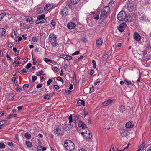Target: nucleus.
I'll list each match as a JSON object with an SVG mask.
<instances>
[{
	"mask_svg": "<svg viewBox=\"0 0 151 151\" xmlns=\"http://www.w3.org/2000/svg\"><path fill=\"white\" fill-rule=\"evenodd\" d=\"M48 40L53 46L56 47L58 45L57 42V37L55 35L52 34H50L49 36Z\"/></svg>",
	"mask_w": 151,
	"mask_h": 151,
	"instance_id": "1",
	"label": "nucleus"
},
{
	"mask_svg": "<svg viewBox=\"0 0 151 151\" xmlns=\"http://www.w3.org/2000/svg\"><path fill=\"white\" fill-rule=\"evenodd\" d=\"M64 146L67 150L70 151L73 150L75 147L74 143L70 140L65 142Z\"/></svg>",
	"mask_w": 151,
	"mask_h": 151,
	"instance_id": "2",
	"label": "nucleus"
},
{
	"mask_svg": "<svg viewBox=\"0 0 151 151\" xmlns=\"http://www.w3.org/2000/svg\"><path fill=\"white\" fill-rule=\"evenodd\" d=\"M110 11V7L108 6L104 7L101 11V13L102 15L100 16V18L103 19L105 16V14L109 13Z\"/></svg>",
	"mask_w": 151,
	"mask_h": 151,
	"instance_id": "3",
	"label": "nucleus"
},
{
	"mask_svg": "<svg viewBox=\"0 0 151 151\" xmlns=\"http://www.w3.org/2000/svg\"><path fill=\"white\" fill-rule=\"evenodd\" d=\"M126 16V13L124 11H120L117 15V19L120 21H124Z\"/></svg>",
	"mask_w": 151,
	"mask_h": 151,
	"instance_id": "4",
	"label": "nucleus"
},
{
	"mask_svg": "<svg viewBox=\"0 0 151 151\" xmlns=\"http://www.w3.org/2000/svg\"><path fill=\"white\" fill-rule=\"evenodd\" d=\"M81 134L82 135H84V136H86L87 139H90L92 137V134L88 130H87L86 131H85V132H82L81 133Z\"/></svg>",
	"mask_w": 151,
	"mask_h": 151,
	"instance_id": "5",
	"label": "nucleus"
},
{
	"mask_svg": "<svg viewBox=\"0 0 151 151\" xmlns=\"http://www.w3.org/2000/svg\"><path fill=\"white\" fill-rule=\"evenodd\" d=\"M133 37L134 39L137 41H139L141 38V37L140 35L138 33L135 32L133 34Z\"/></svg>",
	"mask_w": 151,
	"mask_h": 151,
	"instance_id": "6",
	"label": "nucleus"
},
{
	"mask_svg": "<svg viewBox=\"0 0 151 151\" xmlns=\"http://www.w3.org/2000/svg\"><path fill=\"white\" fill-rule=\"evenodd\" d=\"M127 25L125 22H123L120 24L119 27V30L121 32H123L124 29L125 27H126Z\"/></svg>",
	"mask_w": 151,
	"mask_h": 151,
	"instance_id": "7",
	"label": "nucleus"
},
{
	"mask_svg": "<svg viewBox=\"0 0 151 151\" xmlns=\"http://www.w3.org/2000/svg\"><path fill=\"white\" fill-rule=\"evenodd\" d=\"M127 10L130 12L133 10L134 7L133 4L131 3H128L127 4Z\"/></svg>",
	"mask_w": 151,
	"mask_h": 151,
	"instance_id": "8",
	"label": "nucleus"
},
{
	"mask_svg": "<svg viewBox=\"0 0 151 151\" xmlns=\"http://www.w3.org/2000/svg\"><path fill=\"white\" fill-rule=\"evenodd\" d=\"M45 16L44 14L39 15L38 16L37 19L40 21L41 23H44L46 21V19L45 18Z\"/></svg>",
	"mask_w": 151,
	"mask_h": 151,
	"instance_id": "9",
	"label": "nucleus"
},
{
	"mask_svg": "<svg viewBox=\"0 0 151 151\" xmlns=\"http://www.w3.org/2000/svg\"><path fill=\"white\" fill-rule=\"evenodd\" d=\"M78 123L79 127H81L84 129L87 127L86 125L81 120L79 121Z\"/></svg>",
	"mask_w": 151,
	"mask_h": 151,
	"instance_id": "10",
	"label": "nucleus"
},
{
	"mask_svg": "<svg viewBox=\"0 0 151 151\" xmlns=\"http://www.w3.org/2000/svg\"><path fill=\"white\" fill-rule=\"evenodd\" d=\"M53 6L52 4H48L44 7V10L45 11H48Z\"/></svg>",
	"mask_w": 151,
	"mask_h": 151,
	"instance_id": "11",
	"label": "nucleus"
},
{
	"mask_svg": "<svg viewBox=\"0 0 151 151\" xmlns=\"http://www.w3.org/2000/svg\"><path fill=\"white\" fill-rule=\"evenodd\" d=\"M113 100L111 99H109L107 100V101H105L103 103V105L104 106H107L108 105L110 104H111L113 102Z\"/></svg>",
	"mask_w": 151,
	"mask_h": 151,
	"instance_id": "12",
	"label": "nucleus"
},
{
	"mask_svg": "<svg viewBox=\"0 0 151 151\" xmlns=\"http://www.w3.org/2000/svg\"><path fill=\"white\" fill-rule=\"evenodd\" d=\"M127 131L125 129H122L120 131V134L122 137H125L127 135Z\"/></svg>",
	"mask_w": 151,
	"mask_h": 151,
	"instance_id": "13",
	"label": "nucleus"
},
{
	"mask_svg": "<svg viewBox=\"0 0 151 151\" xmlns=\"http://www.w3.org/2000/svg\"><path fill=\"white\" fill-rule=\"evenodd\" d=\"M68 8H64L62 10L61 12L62 15L64 16H66L68 13Z\"/></svg>",
	"mask_w": 151,
	"mask_h": 151,
	"instance_id": "14",
	"label": "nucleus"
},
{
	"mask_svg": "<svg viewBox=\"0 0 151 151\" xmlns=\"http://www.w3.org/2000/svg\"><path fill=\"white\" fill-rule=\"evenodd\" d=\"M103 43V39L102 38H99L96 41V45L97 47L101 46Z\"/></svg>",
	"mask_w": 151,
	"mask_h": 151,
	"instance_id": "15",
	"label": "nucleus"
},
{
	"mask_svg": "<svg viewBox=\"0 0 151 151\" xmlns=\"http://www.w3.org/2000/svg\"><path fill=\"white\" fill-rule=\"evenodd\" d=\"M76 26V24L75 23L71 22L69 23L67 27L68 28L70 29H74Z\"/></svg>",
	"mask_w": 151,
	"mask_h": 151,
	"instance_id": "16",
	"label": "nucleus"
},
{
	"mask_svg": "<svg viewBox=\"0 0 151 151\" xmlns=\"http://www.w3.org/2000/svg\"><path fill=\"white\" fill-rule=\"evenodd\" d=\"M132 17L130 15H127L126 14V17H125L124 21L128 22H130L132 21Z\"/></svg>",
	"mask_w": 151,
	"mask_h": 151,
	"instance_id": "17",
	"label": "nucleus"
},
{
	"mask_svg": "<svg viewBox=\"0 0 151 151\" xmlns=\"http://www.w3.org/2000/svg\"><path fill=\"white\" fill-rule=\"evenodd\" d=\"M13 98L14 95L12 93L7 95L6 97L7 99L9 101H12L13 99Z\"/></svg>",
	"mask_w": 151,
	"mask_h": 151,
	"instance_id": "18",
	"label": "nucleus"
},
{
	"mask_svg": "<svg viewBox=\"0 0 151 151\" xmlns=\"http://www.w3.org/2000/svg\"><path fill=\"white\" fill-rule=\"evenodd\" d=\"M54 133L58 135H61L62 134V131L60 128H58L54 131Z\"/></svg>",
	"mask_w": 151,
	"mask_h": 151,
	"instance_id": "19",
	"label": "nucleus"
},
{
	"mask_svg": "<svg viewBox=\"0 0 151 151\" xmlns=\"http://www.w3.org/2000/svg\"><path fill=\"white\" fill-rule=\"evenodd\" d=\"M126 127L128 128H131L133 127L134 125L131 122H127L126 124Z\"/></svg>",
	"mask_w": 151,
	"mask_h": 151,
	"instance_id": "20",
	"label": "nucleus"
},
{
	"mask_svg": "<svg viewBox=\"0 0 151 151\" xmlns=\"http://www.w3.org/2000/svg\"><path fill=\"white\" fill-rule=\"evenodd\" d=\"M5 29L4 28L0 29V36H3L6 33Z\"/></svg>",
	"mask_w": 151,
	"mask_h": 151,
	"instance_id": "21",
	"label": "nucleus"
},
{
	"mask_svg": "<svg viewBox=\"0 0 151 151\" xmlns=\"http://www.w3.org/2000/svg\"><path fill=\"white\" fill-rule=\"evenodd\" d=\"M26 20L29 22L31 24H33L34 22L33 21V18L30 17H28L26 18Z\"/></svg>",
	"mask_w": 151,
	"mask_h": 151,
	"instance_id": "22",
	"label": "nucleus"
},
{
	"mask_svg": "<svg viewBox=\"0 0 151 151\" xmlns=\"http://www.w3.org/2000/svg\"><path fill=\"white\" fill-rule=\"evenodd\" d=\"M83 102V106H85V101L83 100H78L77 102V105L78 106H80L82 104V103Z\"/></svg>",
	"mask_w": 151,
	"mask_h": 151,
	"instance_id": "23",
	"label": "nucleus"
},
{
	"mask_svg": "<svg viewBox=\"0 0 151 151\" xmlns=\"http://www.w3.org/2000/svg\"><path fill=\"white\" fill-rule=\"evenodd\" d=\"M46 148L43 147L42 146H39L37 147V151H45Z\"/></svg>",
	"mask_w": 151,
	"mask_h": 151,
	"instance_id": "24",
	"label": "nucleus"
},
{
	"mask_svg": "<svg viewBox=\"0 0 151 151\" xmlns=\"http://www.w3.org/2000/svg\"><path fill=\"white\" fill-rule=\"evenodd\" d=\"M119 111L121 112H123L125 110V107L124 106H121L119 108Z\"/></svg>",
	"mask_w": 151,
	"mask_h": 151,
	"instance_id": "25",
	"label": "nucleus"
},
{
	"mask_svg": "<svg viewBox=\"0 0 151 151\" xmlns=\"http://www.w3.org/2000/svg\"><path fill=\"white\" fill-rule=\"evenodd\" d=\"M26 145L29 148L32 145V143L29 141H26L25 142Z\"/></svg>",
	"mask_w": 151,
	"mask_h": 151,
	"instance_id": "26",
	"label": "nucleus"
},
{
	"mask_svg": "<svg viewBox=\"0 0 151 151\" xmlns=\"http://www.w3.org/2000/svg\"><path fill=\"white\" fill-rule=\"evenodd\" d=\"M43 9L41 7L39 8L37 11V12L38 14H41L43 13Z\"/></svg>",
	"mask_w": 151,
	"mask_h": 151,
	"instance_id": "27",
	"label": "nucleus"
},
{
	"mask_svg": "<svg viewBox=\"0 0 151 151\" xmlns=\"http://www.w3.org/2000/svg\"><path fill=\"white\" fill-rule=\"evenodd\" d=\"M72 127V126H71L70 124H66L65 128L66 130H70Z\"/></svg>",
	"mask_w": 151,
	"mask_h": 151,
	"instance_id": "28",
	"label": "nucleus"
},
{
	"mask_svg": "<svg viewBox=\"0 0 151 151\" xmlns=\"http://www.w3.org/2000/svg\"><path fill=\"white\" fill-rule=\"evenodd\" d=\"M79 0H71V3L73 5H75L77 4Z\"/></svg>",
	"mask_w": 151,
	"mask_h": 151,
	"instance_id": "29",
	"label": "nucleus"
},
{
	"mask_svg": "<svg viewBox=\"0 0 151 151\" xmlns=\"http://www.w3.org/2000/svg\"><path fill=\"white\" fill-rule=\"evenodd\" d=\"M25 137L28 139H29L31 138V135L29 133H26L24 134Z\"/></svg>",
	"mask_w": 151,
	"mask_h": 151,
	"instance_id": "30",
	"label": "nucleus"
},
{
	"mask_svg": "<svg viewBox=\"0 0 151 151\" xmlns=\"http://www.w3.org/2000/svg\"><path fill=\"white\" fill-rule=\"evenodd\" d=\"M6 14L5 12L1 13L0 14V21L2 20L4 17L6 16Z\"/></svg>",
	"mask_w": 151,
	"mask_h": 151,
	"instance_id": "31",
	"label": "nucleus"
},
{
	"mask_svg": "<svg viewBox=\"0 0 151 151\" xmlns=\"http://www.w3.org/2000/svg\"><path fill=\"white\" fill-rule=\"evenodd\" d=\"M124 81H125V84L127 85H129L132 84L131 82L129 80H125Z\"/></svg>",
	"mask_w": 151,
	"mask_h": 151,
	"instance_id": "32",
	"label": "nucleus"
},
{
	"mask_svg": "<svg viewBox=\"0 0 151 151\" xmlns=\"http://www.w3.org/2000/svg\"><path fill=\"white\" fill-rule=\"evenodd\" d=\"M7 122L6 120H2L0 121V126H1L2 125L6 124Z\"/></svg>",
	"mask_w": 151,
	"mask_h": 151,
	"instance_id": "33",
	"label": "nucleus"
},
{
	"mask_svg": "<svg viewBox=\"0 0 151 151\" xmlns=\"http://www.w3.org/2000/svg\"><path fill=\"white\" fill-rule=\"evenodd\" d=\"M44 61L45 62L47 63L48 62H50L51 63H53V60L47 58H45L44 59Z\"/></svg>",
	"mask_w": 151,
	"mask_h": 151,
	"instance_id": "34",
	"label": "nucleus"
},
{
	"mask_svg": "<svg viewBox=\"0 0 151 151\" xmlns=\"http://www.w3.org/2000/svg\"><path fill=\"white\" fill-rule=\"evenodd\" d=\"M65 57V59L68 60H70L72 58V57L71 56L67 55H66Z\"/></svg>",
	"mask_w": 151,
	"mask_h": 151,
	"instance_id": "35",
	"label": "nucleus"
},
{
	"mask_svg": "<svg viewBox=\"0 0 151 151\" xmlns=\"http://www.w3.org/2000/svg\"><path fill=\"white\" fill-rule=\"evenodd\" d=\"M145 145V142H144L140 145L139 146V148L142 150L144 147Z\"/></svg>",
	"mask_w": 151,
	"mask_h": 151,
	"instance_id": "36",
	"label": "nucleus"
},
{
	"mask_svg": "<svg viewBox=\"0 0 151 151\" xmlns=\"http://www.w3.org/2000/svg\"><path fill=\"white\" fill-rule=\"evenodd\" d=\"M92 63H93V67L94 68H96V61L94 60H92Z\"/></svg>",
	"mask_w": 151,
	"mask_h": 151,
	"instance_id": "37",
	"label": "nucleus"
},
{
	"mask_svg": "<svg viewBox=\"0 0 151 151\" xmlns=\"http://www.w3.org/2000/svg\"><path fill=\"white\" fill-rule=\"evenodd\" d=\"M80 116L79 115H76L74 116V118L73 119V120L74 121H75V122H76L77 121L78 119H79V117Z\"/></svg>",
	"mask_w": 151,
	"mask_h": 151,
	"instance_id": "38",
	"label": "nucleus"
},
{
	"mask_svg": "<svg viewBox=\"0 0 151 151\" xmlns=\"http://www.w3.org/2000/svg\"><path fill=\"white\" fill-rule=\"evenodd\" d=\"M29 86V85L28 84H26L24 85L23 88L25 89H27Z\"/></svg>",
	"mask_w": 151,
	"mask_h": 151,
	"instance_id": "39",
	"label": "nucleus"
},
{
	"mask_svg": "<svg viewBox=\"0 0 151 151\" xmlns=\"http://www.w3.org/2000/svg\"><path fill=\"white\" fill-rule=\"evenodd\" d=\"M57 80L58 81H60L62 82L63 83V80L60 77V76L57 77Z\"/></svg>",
	"mask_w": 151,
	"mask_h": 151,
	"instance_id": "40",
	"label": "nucleus"
},
{
	"mask_svg": "<svg viewBox=\"0 0 151 151\" xmlns=\"http://www.w3.org/2000/svg\"><path fill=\"white\" fill-rule=\"evenodd\" d=\"M37 79V77L35 76H33L32 77V82H35Z\"/></svg>",
	"mask_w": 151,
	"mask_h": 151,
	"instance_id": "41",
	"label": "nucleus"
},
{
	"mask_svg": "<svg viewBox=\"0 0 151 151\" xmlns=\"http://www.w3.org/2000/svg\"><path fill=\"white\" fill-rule=\"evenodd\" d=\"M5 147V145L4 144L1 143H0V148L3 149Z\"/></svg>",
	"mask_w": 151,
	"mask_h": 151,
	"instance_id": "42",
	"label": "nucleus"
},
{
	"mask_svg": "<svg viewBox=\"0 0 151 151\" xmlns=\"http://www.w3.org/2000/svg\"><path fill=\"white\" fill-rule=\"evenodd\" d=\"M32 65L31 63H28L26 66V68L27 69H28L30 67H31Z\"/></svg>",
	"mask_w": 151,
	"mask_h": 151,
	"instance_id": "43",
	"label": "nucleus"
},
{
	"mask_svg": "<svg viewBox=\"0 0 151 151\" xmlns=\"http://www.w3.org/2000/svg\"><path fill=\"white\" fill-rule=\"evenodd\" d=\"M19 62L18 61H14L13 63V64H15L14 66L19 65Z\"/></svg>",
	"mask_w": 151,
	"mask_h": 151,
	"instance_id": "44",
	"label": "nucleus"
},
{
	"mask_svg": "<svg viewBox=\"0 0 151 151\" xmlns=\"http://www.w3.org/2000/svg\"><path fill=\"white\" fill-rule=\"evenodd\" d=\"M69 123H70L72 121V115H71L69 117Z\"/></svg>",
	"mask_w": 151,
	"mask_h": 151,
	"instance_id": "45",
	"label": "nucleus"
},
{
	"mask_svg": "<svg viewBox=\"0 0 151 151\" xmlns=\"http://www.w3.org/2000/svg\"><path fill=\"white\" fill-rule=\"evenodd\" d=\"M52 80L51 79H49L47 82V84L49 85L52 82Z\"/></svg>",
	"mask_w": 151,
	"mask_h": 151,
	"instance_id": "46",
	"label": "nucleus"
},
{
	"mask_svg": "<svg viewBox=\"0 0 151 151\" xmlns=\"http://www.w3.org/2000/svg\"><path fill=\"white\" fill-rule=\"evenodd\" d=\"M15 37L17 38L19 37L18 35L17 32V31H15L14 32Z\"/></svg>",
	"mask_w": 151,
	"mask_h": 151,
	"instance_id": "47",
	"label": "nucleus"
},
{
	"mask_svg": "<svg viewBox=\"0 0 151 151\" xmlns=\"http://www.w3.org/2000/svg\"><path fill=\"white\" fill-rule=\"evenodd\" d=\"M108 57V55L107 54L105 55L103 58V59L106 60Z\"/></svg>",
	"mask_w": 151,
	"mask_h": 151,
	"instance_id": "48",
	"label": "nucleus"
},
{
	"mask_svg": "<svg viewBox=\"0 0 151 151\" xmlns=\"http://www.w3.org/2000/svg\"><path fill=\"white\" fill-rule=\"evenodd\" d=\"M32 41L34 42H35L37 41V40L35 37H33L32 38Z\"/></svg>",
	"mask_w": 151,
	"mask_h": 151,
	"instance_id": "49",
	"label": "nucleus"
},
{
	"mask_svg": "<svg viewBox=\"0 0 151 151\" xmlns=\"http://www.w3.org/2000/svg\"><path fill=\"white\" fill-rule=\"evenodd\" d=\"M66 55H60V57L64 59H65Z\"/></svg>",
	"mask_w": 151,
	"mask_h": 151,
	"instance_id": "50",
	"label": "nucleus"
},
{
	"mask_svg": "<svg viewBox=\"0 0 151 151\" xmlns=\"http://www.w3.org/2000/svg\"><path fill=\"white\" fill-rule=\"evenodd\" d=\"M79 51H76L74 53L72 54V55H77L79 54Z\"/></svg>",
	"mask_w": 151,
	"mask_h": 151,
	"instance_id": "51",
	"label": "nucleus"
},
{
	"mask_svg": "<svg viewBox=\"0 0 151 151\" xmlns=\"http://www.w3.org/2000/svg\"><path fill=\"white\" fill-rule=\"evenodd\" d=\"M21 72L22 73H27V71L26 69L23 68L21 71Z\"/></svg>",
	"mask_w": 151,
	"mask_h": 151,
	"instance_id": "52",
	"label": "nucleus"
},
{
	"mask_svg": "<svg viewBox=\"0 0 151 151\" xmlns=\"http://www.w3.org/2000/svg\"><path fill=\"white\" fill-rule=\"evenodd\" d=\"M42 74L41 73V72L40 71L37 72H36V75H37V76H40Z\"/></svg>",
	"mask_w": 151,
	"mask_h": 151,
	"instance_id": "53",
	"label": "nucleus"
},
{
	"mask_svg": "<svg viewBox=\"0 0 151 151\" xmlns=\"http://www.w3.org/2000/svg\"><path fill=\"white\" fill-rule=\"evenodd\" d=\"M42 87V84H39L36 87L37 88H39Z\"/></svg>",
	"mask_w": 151,
	"mask_h": 151,
	"instance_id": "54",
	"label": "nucleus"
},
{
	"mask_svg": "<svg viewBox=\"0 0 151 151\" xmlns=\"http://www.w3.org/2000/svg\"><path fill=\"white\" fill-rule=\"evenodd\" d=\"M50 96L49 95H46L44 96V99H50Z\"/></svg>",
	"mask_w": 151,
	"mask_h": 151,
	"instance_id": "55",
	"label": "nucleus"
},
{
	"mask_svg": "<svg viewBox=\"0 0 151 151\" xmlns=\"http://www.w3.org/2000/svg\"><path fill=\"white\" fill-rule=\"evenodd\" d=\"M76 75L75 74L74 75L73 79V81L74 82V81H75L76 82Z\"/></svg>",
	"mask_w": 151,
	"mask_h": 151,
	"instance_id": "56",
	"label": "nucleus"
},
{
	"mask_svg": "<svg viewBox=\"0 0 151 151\" xmlns=\"http://www.w3.org/2000/svg\"><path fill=\"white\" fill-rule=\"evenodd\" d=\"M54 70L56 72H57L58 71V68L56 67L55 66L54 68Z\"/></svg>",
	"mask_w": 151,
	"mask_h": 151,
	"instance_id": "57",
	"label": "nucleus"
},
{
	"mask_svg": "<svg viewBox=\"0 0 151 151\" xmlns=\"http://www.w3.org/2000/svg\"><path fill=\"white\" fill-rule=\"evenodd\" d=\"M114 147L113 145H111V148L109 151H114Z\"/></svg>",
	"mask_w": 151,
	"mask_h": 151,
	"instance_id": "58",
	"label": "nucleus"
},
{
	"mask_svg": "<svg viewBox=\"0 0 151 151\" xmlns=\"http://www.w3.org/2000/svg\"><path fill=\"white\" fill-rule=\"evenodd\" d=\"M54 87L55 89H58L59 88V87L57 85H54Z\"/></svg>",
	"mask_w": 151,
	"mask_h": 151,
	"instance_id": "59",
	"label": "nucleus"
},
{
	"mask_svg": "<svg viewBox=\"0 0 151 151\" xmlns=\"http://www.w3.org/2000/svg\"><path fill=\"white\" fill-rule=\"evenodd\" d=\"M7 58L8 60H11V58L9 55L8 54H7Z\"/></svg>",
	"mask_w": 151,
	"mask_h": 151,
	"instance_id": "60",
	"label": "nucleus"
},
{
	"mask_svg": "<svg viewBox=\"0 0 151 151\" xmlns=\"http://www.w3.org/2000/svg\"><path fill=\"white\" fill-rule=\"evenodd\" d=\"M13 45V43H9L8 45V46L10 48Z\"/></svg>",
	"mask_w": 151,
	"mask_h": 151,
	"instance_id": "61",
	"label": "nucleus"
},
{
	"mask_svg": "<svg viewBox=\"0 0 151 151\" xmlns=\"http://www.w3.org/2000/svg\"><path fill=\"white\" fill-rule=\"evenodd\" d=\"M8 145L9 146H13V144L10 142H8Z\"/></svg>",
	"mask_w": 151,
	"mask_h": 151,
	"instance_id": "62",
	"label": "nucleus"
},
{
	"mask_svg": "<svg viewBox=\"0 0 151 151\" xmlns=\"http://www.w3.org/2000/svg\"><path fill=\"white\" fill-rule=\"evenodd\" d=\"M51 24L53 26H54L55 25V23L54 21L52 20L51 22Z\"/></svg>",
	"mask_w": 151,
	"mask_h": 151,
	"instance_id": "63",
	"label": "nucleus"
},
{
	"mask_svg": "<svg viewBox=\"0 0 151 151\" xmlns=\"http://www.w3.org/2000/svg\"><path fill=\"white\" fill-rule=\"evenodd\" d=\"M37 24H38L40 23H41L39 19H37V20L35 22Z\"/></svg>",
	"mask_w": 151,
	"mask_h": 151,
	"instance_id": "64",
	"label": "nucleus"
}]
</instances>
